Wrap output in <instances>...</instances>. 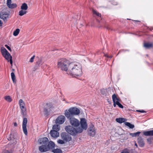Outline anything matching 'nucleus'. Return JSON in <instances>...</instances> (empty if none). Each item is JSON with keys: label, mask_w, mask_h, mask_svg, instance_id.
Segmentation results:
<instances>
[{"label": "nucleus", "mask_w": 153, "mask_h": 153, "mask_svg": "<svg viewBox=\"0 0 153 153\" xmlns=\"http://www.w3.org/2000/svg\"><path fill=\"white\" fill-rule=\"evenodd\" d=\"M48 143V145H47V146L49 148V150L52 149L54 147L55 144L52 141H50Z\"/></svg>", "instance_id": "412c9836"}, {"label": "nucleus", "mask_w": 153, "mask_h": 153, "mask_svg": "<svg viewBox=\"0 0 153 153\" xmlns=\"http://www.w3.org/2000/svg\"><path fill=\"white\" fill-rule=\"evenodd\" d=\"M9 60H10V64H11V66H12V64H13V61H12V58H10V59H9Z\"/></svg>", "instance_id": "a19ab883"}, {"label": "nucleus", "mask_w": 153, "mask_h": 153, "mask_svg": "<svg viewBox=\"0 0 153 153\" xmlns=\"http://www.w3.org/2000/svg\"><path fill=\"white\" fill-rule=\"evenodd\" d=\"M67 74L72 76L79 77L82 74V67L80 63L76 62H71Z\"/></svg>", "instance_id": "f257e3e1"}, {"label": "nucleus", "mask_w": 153, "mask_h": 153, "mask_svg": "<svg viewBox=\"0 0 153 153\" xmlns=\"http://www.w3.org/2000/svg\"><path fill=\"white\" fill-rule=\"evenodd\" d=\"M5 47L9 51H11V49L8 46V45H5Z\"/></svg>", "instance_id": "4c0bfd02"}, {"label": "nucleus", "mask_w": 153, "mask_h": 153, "mask_svg": "<svg viewBox=\"0 0 153 153\" xmlns=\"http://www.w3.org/2000/svg\"><path fill=\"white\" fill-rule=\"evenodd\" d=\"M117 122L120 123H121L123 122H125L126 121V119L123 118H116L115 120Z\"/></svg>", "instance_id": "4be33fe9"}, {"label": "nucleus", "mask_w": 153, "mask_h": 153, "mask_svg": "<svg viewBox=\"0 0 153 153\" xmlns=\"http://www.w3.org/2000/svg\"><path fill=\"white\" fill-rule=\"evenodd\" d=\"M88 131L89 135L91 137H94L96 133V131L94 126L92 124L89 126Z\"/></svg>", "instance_id": "9d476101"}, {"label": "nucleus", "mask_w": 153, "mask_h": 153, "mask_svg": "<svg viewBox=\"0 0 153 153\" xmlns=\"http://www.w3.org/2000/svg\"><path fill=\"white\" fill-rule=\"evenodd\" d=\"M2 153H10V152L8 150H5L3 151Z\"/></svg>", "instance_id": "58836bf2"}, {"label": "nucleus", "mask_w": 153, "mask_h": 153, "mask_svg": "<svg viewBox=\"0 0 153 153\" xmlns=\"http://www.w3.org/2000/svg\"><path fill=\"white\" fill-rule=\"evenodd\" d=\"M2 23L1 20H0V26H1L2 25Z\"/></svg>", "instance_id": "c03bdc74"}, {"label": "nucleus", "mask_w": 153, "mask_h": 153, "mask_svg": "<svg viewBox=\"0 0 153 153\" xmlns=\"http://www.w3.org/2000/svg\"><path fill=\"white\" fill-rule=\"evenodd\" d=\"M28 7L27 4L25 3H23L21 7V10H26L28 9Z\"/></svg>", "instance_id": "b1692460"}, {"label": "nucleus", "mask_w": 153, "mask_h": 153, "mask_svg": "<svg viewBox=\"0 0 153 153\" xmlns=\"http://www.w3.org/2000/svg\"><path fill=\"white\" fill-rule=\"evenodd\" d=\"M80 113L79 109L76 107H73L70 108L68 110H65L64 114L67 118L69 119L75 115H79Z\"/></svg>", "instance_id": "7ed1b4c3"}, {"label": "nucleus", "mask_w": 153, "mask_h": 153, "mask_svg": "<svg viewBox=\"0 0 153 153\" xmlns=\"http://www.w3.org/2000/svg\"><path fill=\"white\" fill-rule=\"evenodd\" d=\"M65 120V117L63 115H60L56 119V124H61L63 123Z\"/></svg>", "instance_id": "4468645a"}, {"label": "nucleus", "mask_w": 153, "mask_h": 153, "mask_svg": "<svg viewBox=\"0 0 153 153\" xmlns=\"http://www.w3.org/2000/svg\"><path fill=\"white\" fill-rule=\"evenodd\" d=\"M140 132L138 131L134 133H129V135L131 136L132 137H137L139 136V134L140 133Z\"/></svg>", "instance_id": "393cba45"}, {"label": "nucleus", "mask_w": 153, "mask_h": 153, "mask_svg": "<svg viewBox=\"0 0 153 153\" xmlns=\"http://www.w3.org/2000/svg\"><path fill=\"white\" fill-rule=\"evenodd\" d=\"M50 134L51 136L53 137L56 138L59 136V132L55 130H51Z\"/></svg>", "instance_id": "6ab92c4d"}, {"label": "nucleus", "mask_w": 153, "mask_h": 153, "mask_svg": "<svg viewBox=\"0 0 153 153\" xmlns=\"http://www.w3.org/2000/svg\"><path fill=\"white\" fill-rule=\"evenodd\" d=\"M11 0H7L6 4L8 7L10 9H13L16 8L17 6L16 4H11Z\"/></svg>", "instance_id": "f3484780"}, {"label": "nucleus", "mask_w": 153, "mask_h": 153, "mask_svg": "<svg viewBox=\"0 0 153 153\" xmlns=\"http://www.w3.org/2000/svg\"><path fill=\"white\" fill-rule=\"evenodd\" d=\"M71 63V62L68 59L64 58H61L58 61V67L62 71H66L67 74L69 65Z\"/></svg>", "instance_id": "f03ea898"}, {"label": "nucleus", "mask_w": 153, "mask_h": 153, "mask_svg": "<svg viewBox=\"0 0 153 153\" xmlns=\"http://www.w3.org/2000/svg\"><path fill=\"white\" fill-rule=\"evenodd\" d=\"M137 111L141 112V113H146V111H144V110H138Z\"/></svg>", "instance_id": "ea45409f"}, {"label": "nucleus", "mask_w": 153, "mask_h": 153, "mask_svg": "<svg viewBox=\"0 0 153 153\" xmlns=\"http://www.w3.org/2000/svg\"><path fill=\"white\" fill-rule=\"evenodd\" d=\"M125 125L128 127L132 129L134 127V126L133 124H131L130 123L128 122H125Z\"/></svg>", "instance_id": "bb28decb"}, {"label": "nucleus", "mask_w": 153, "mask_h": 153, "mask_svg": "<svg viewBox=\"0 0 153 153\" xmlns=\"http://www.w3.org/2000/svg\"><path fill=\"white\" fill-rule=\"evenodd\" d=\"M143 134L146 136H153V130H152L144 131L143 132Z\"/></svg>", "instance_id": "aec40b11"}, {"label": "nucleus", "mask_w": 153, "mask_h": 153, "mask_svg": "<svg viewBox=\"0 0 153 153\" xmlns=\"http://www.w3.org/2000/svg\"><path fill=\"white\" fill-rule=\"evenodd\" d=\"M11 76L12 79L13 83H16V80L15 79V76L14 73L12 72L11 74Z\"/></svg>", "instance_id": "c756f323"}, {"label": "nucleus", "mask_w": 153, "mask_h": 153, "mask_svg": "<svg viewBox=\"0 0 153 153\" xmlns=\"http://www.w3.org/2000/svg\"><path fill=\"white\" fill-rule=\"evenodd\" d=\"M35 56H33L30 59V60L29 61L30 62H32L33 61V59L35 57Z\"/></svg>", "instance_id": "e433bc0d"}, {"label": "nucleus", "mask_w": 153, "mask_h": 153, "mask_svg": "<svg viewBox=\"0 0 153 153\" xmlns=\"http://www.w3.org/2000/svg\"><path fill=\"white\" fill-rule=\"evenodd\" d=\"M147 140L148 142H150V139H147Z\"/></svg>", "instance_id": "49530a36"}, {"label": "nucleus", "mask_w": 153, "mask_h": 153, "mask_svg": "<svg viewBox=\"0 0 153 153\" xmlns=\"http://www.w3.org/2000/svg\"><path fill=\"white\" fill-rule=\"evenodd\" d=\"M65 130L68 133L73 136H75L78 133H81L77 127L75 128L71 126H66Z\"/></svg>", "instance_id": "20e7f679"}, {"label": "nucleus", "mask_w": 153, "mask_h": 153, "mask_svg": "<svg viewBox=\"0 0 153 153\" xmlns=\"http://www.w3.org/2000/svg\"><path fill=\"white\" fill-rule=\"evenodd\" d=\"M93 13L94 14H95L97 16H99V17H101V14L100 13H99L97 12L95 10H93Z\"/></svg>", "instance_id": "72a5a7b5"}, {"label": "nucleus", "mask_w": 153, "mask_h": 153, "mask_svg": "<svg viewBox=\"0 0 153 153\" xmlns=\"http://www.w3.org/2000/svg\"><path fill=\"white\" fill-rule=\"evenodd\" d=\"M105 56L107 57H108V58H112V56H108V55H105Z\"/></svg>", "instance_id": "a18cd8bd"}, {"label": "nucleus", "mask_w": 153, "mask_h": 153, "mask_svg": "<svg viewBox=\"0 0 153 153\" xmlns=\"http://www.w3.org/2000/svg\"><path fill=\"white\" fill-rule=\"evenodd\" d=\"M5 100L7 101L10 102L12 101V99L9 96H6L4 97Z\"/></svg>", "instance_id": "7c9ffc66"}, {"label": "nucleus", "mask_w": 153, "mask_h": 153, "mask_svg": "<svg viewBox=\"0 0 153 153\" xmlns=\"http://www.w3.org/2000/svg\"><path fill=\"white\" fill-rule=\"evenodd\" d=\"M135 145L137 147V144L136 143L135 144Z\"/></svg>", "instance_id": "de8ad7c7"}, {"label": "nucleus", "mask_w": 153, "mask_h": 153, "mask_svg": "<svg viewBox=\"0 0 153 153\" xmlns=\"http://www.w3.org/2000/svg\"><path fill=\"white\" fill-rule=\"evenodd\" d=\"M138 142L139 145L141 147L143 146L144 145V143L142 139L140 138L138 140Z\"/></svg>", "instance_id": "cd10ccee"}, {"label": "nucleus", "mask_w": 153, "mask_h": 153, "mask_svg": "<svg viewBox=\"0 0 153 153\" xmlns=\"http://www.w3.org/2000/svg\"><path fill=\"white\" fill-rule=\"evenodd\" d=\"M27 122V118H24L23 119L22 127L23 131L24 134L25 135H27V131L26 127Z\"/></svg>", "instance_id": "ddd939ff"}, {"label": "nucleus", "mask_w": 153, "mask_h": 153, "mask_svg": "<svg viewBox=\"0 0 153 153\" xmlns=\"http://www.w3.org/2000/svg\"><path fill=\"white\" fill-rule=\"evenodd\" d=\"M144 46L146 49H149L153 47V44L152 43H144Z\"/></svg>", "instance_id": "5701e85b"}, {"label": "nucleus", "mask_w": 153, "mask_h": 153, "mask_svg": "<svg viewBox=\"0 0 153 153\" xmlns=\"http://www.w3.org/2000/svg\"><path fill=\"white\" fill-rule=\"evenodd\" d=\"M12 135L10 134V136L7 139L9 140H11L12 137H11Z\"/></svg>", "instance_id": "79ce46f5"}, {"label": "nucleus", "mask_w": 153, "mask_h": 153, "mask_svg": "<svg viewBox=\"0 0 153 153\" xmlns=\"http://www.w3.org/2000/svg\"><path fill=\"white\" fill-rule=\"evenodd\" d=\"M14 126H17V124L16 122L14 123Z\"/></svg>", "instance_id": "37998d69"}, {"label": "nucleus", "mask_w": 153, "mask_h": 153, "mask_svg": "<svg viewBox=\"0 0 153 153\" xmlns=\"http://www.w3.org/2000/svg\"><path fill=\"white\" fill-rule=\"evenodd\" d=\"M12 70H13V71H14V70H14V69H12Z\"/></svg>", "instance_id": "09e8293b"}, {"label": "nucleus", "mask_w": 153, "mask_h": 153, "mask_svg": "<svg viewBox=\"0 0 153 153\" xmlns=\"http://www.w3.org/2000/svg\"><path fill=\"white\" fill-rule=\"evenodd\" d=\"M112 99L114 102L113 106L114 107H115L116 105H117L120 108H123V106L119 102V99L115 94H114L112 95Z\"/></svg>", "instance_id": "0eeeda50"}, {"label": "nucleus", "mask_w": 153, "mask_h": 153, "mask_svg": "<svg viewBox=\"0 0 153 153\" xmlns=\"http://www.w3.org/2000/svg\"><path fill=\"white\" fill-rule=\"evenodd\" d=\"M129 150L127 149H125L121 152V153H129Z\"/></svg>", "instance_id": "c9c22d12"}, {"label": "nucleus", "mask_w": 153, "mask_h": 153, "mask_svg": "<svg viewBox=\"0 0 153 153\" xmlns=\"http://www.w3.org/2000/svg\"><path fill=\"white\" fill-rule=\"evenodd\" d=\"M0 18L4 21H7L9 18V14L6 12H1L0 13Z\"/></svg>", "instance_id": "2eb2a0df"}, {"label": "nucleus", "mask_w": 153, "mask_h": 153, "mask_svg": "<svg viewBox=\"0 0 153 153\" xmlns=\"http://www.w3.org/2000/svg\"><path fill=\"white\" fill-rule=\"evenodd\" d=\"M39 142L40 144L42 145H48L49 140L47 137L42 138L39 139Z\"/></svg>", "instance_id": "dca6fc26"}, {"label": "nucleus", "mask_w": 153, "mask_h": 153, "mask_svg": "<svg viewBox=\"0 0 153 153\" xmlns=\"http://www.w3.org/2000/svg\"><path fill=\"white\" fill-rule=\"evenodd\" d=\"M53 107L52 104L50 103H47L44 106L43 113L45 115H48L50 111L53 109Z\"/></svg>", "instance_id": "423d86ee"}, {"label": "nucleus", "mask_w": 153, "mask_h": 153, "mask_svg": "<svg viewBox=\"0 0 153 153\" xmlns=\"http://www.w3.org/2000/svg\"><path fill=\"white\" fill-rule=\"evenodd\" d=\"M137 21V22H139V21Z\"/></svg>", "instance_id": "8fccbe9b"}, {"label": "nucleus", "mask_w": 153, "mask_h": 153, "mask_svg": "<svg viewBox=\"0 0 153 153\" xmlns=\"http://www.w3.org/2000/svg\"><path fill=\"white\" fill-rule=\"evenodd\" d=\"M19 29H17L15 30L13 33V35L15 36H16L18 35L20 32Z\"/></svg>", "instance_id": "2f4dec72"}, {"label": "nucleus", "mask_w": 153, "mask_h": 153, "mask_svg": "<svg viewBox=\"0 0 153 153\" xmlns=\"http://www.w3.org/2000/svg\"><path fill=\"white\" fill-rule=\"evenodd\" d=\"M27 11L26 10H21L19 12V15L20 16H22L27 13Z\"/></svg>", "instance_id": "c85d7f7f"}, {"label": "nucleus", "mask_w": 153, "mask_h": 153, "mask_svg": "<svg viewBox=\"0 0 153 153\" xmlns=\"http://www.w3.org/2000/svg\"><path fill=\"white\" fill-rule=\"evenodd\" d=\"M52 129V130H55L58 132L60 129V126L58 125H55L53 126Z\"/></svg>", "instance_id": "a878e982"}, {"label": "nucleus", "mask_w": 153, "mask_h": 153, "mask_svg": "<svg viewBox=\"0 0 153 153\" xmlns=\"http://www.w3.org/2000/svg\"><path fill=\"white\" fill-rule=\"evenodd\" d=\"M52 151L54 153H62V150L58 149H53Z\"/></svg>", "instance_id": "473e14b6"}, {"label": "nucleus", "mask_w": 153, "mask_h": 153, "mask_svg": "<svg viewBox=\"0 0 153 153\" xmlns=\"http://www.w3.org/2000/svg\"><path fill=\"white\" fill-rule=\"evenodd\" d=\"M61 138L65 141L69 142L71 140V137L66 132H62L61 134Z\"/></svg>", "instance_id": "1a4fd4ad"}, {"label": "nucleus", "mask_w": 153, "mask_h": 153, "mask_svg": "<svg viewBox=\"0 0 153 153\" xmlns=\"http://www.w3.org/2000/svg\"><path fill=\"white\" fill-rule=\"evenodd\" d=\"M80 126L77 127L81 133L84 130H86L87 129L88 124L87 120L85 118H82L80 119Z\"/></svg>", "instance_id": "39448f33"}, {"label": "nucleus", "mask_w": 153, "mask_h": 153, "mask_svg": "<svg viewBox=\"0 0 153 153\" xmlns=\"http://www.w3.org/2000/svg\"><path fill=\"white\" fill-rule=\"evenodd\" d=\"M57 142L58 143L62 144L65 143V141L63 140H62L60 139L59 140L57 141Z\"/></svg>", "instance_id": "f704fd0d"}, {"label": "nucleus", "mask_w": 153, "mask_h": 153, "mask_svg": "<svg viewBox=\"0 0 153 153\" xmlns=\"http://www.w3.org/2000/svg\"><path fill=\"white\" fill-rule=\"evenodd\" d=\"M102 94H103V95H104V94H103V93H102Z\"/></svg>", "instance_id": "3c124183"}, {"label": "nucleus", "mask_w": 153, "mask_h": 153, "mask_svg": "<svg viewBox=\"0 0 153 153\" xmlns=\"http://www.w3.org/2000/svg\"><path fill=\"white\" fill-rule=\"evenodd\" d=\"M70 124L72 126L78 127L80 125V122L77 119L74 118L70 117L69 118Z\"/></svg>", "instance_id": "6e6552de"}, {"label": "nucleus", "mask_w": 153, "mask_h": 153, "mask_svg": "<svg viewBox=\"0 0 153 153\" xmlns=\"http://www.w3.org/2000/svg\"><path fill=\"white\" fill-rule=\"evenodd\" d=\"M2 53L3 56L6 59L9 61V59H10L11 58H12L11 56L4 48V49H2Z\"/></svg>", "instance_id": "9b49d317"}, {"label": "nucleus", "mask_w": 153, "mask_h": 153, "mask_svg": "<svg viewBox=\"0 0 153 153\" xmlns=\"http://www.w3.org/2000/svg\"><path fill=\"white\" fill-rule=\"evenodd\" d=\"M39 150L41 152H44L49 150L47 145H42L39 147Z\"/></svg>", "instance_id": "a211bd4d"}, {"label": "nucleus", "mask_w": 153, "mask_h": 153, "mask_svg": "<svg viewBox=\"0 0 153 153\" xmlns=\"http://www.w3.org/2000/svg\"><path fill=\"white\" fill-rule=\"evenodd\" d=\"M19 106L21 108L22 113L24 116L26 111V109L25 107V103L22 100L20 99L19 100Z\"/></svg>", "instance_id": "f8f14e48"}]
</instances>
